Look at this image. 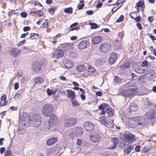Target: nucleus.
I'll return each mask as SVG.
<instances>
[{
  "label": "nucleus",
  "instance_id": "1",
  "mask_svg": "<svg viewBox=\"0 0 156 156\" xmlns=\"http://www.w3.org/2000/svg\"><path fill=\"white\" fill-rule=\"evenodd\" d=\"M29 123L34 127L39 126L41 124V118L39 114H33L30 116Z\"/></svg>",
  "mask_w": 156,
  "mask_h": 156
},
{
  "label": "nucleus",
  "instance_id": "2",
  "mask_svg": "<svg viewBox=\"0 0 156 156\" xmlns=\"http://www.w3.org/2000/svg\"><path fill=\"white\" fill-rule=\"evenodd\" d=\"M53 107L51 104H47L44 105L42 108V112L45 116H49L52 112Z\"/></svg>",
  "mask_w": 156,
  "mask_h": 156
},
{
  "label": "nucleus",
  "instance_id": "3",
  "mask_svg": "<svg viewBox=\"0 0 156 156\" xmlns=\"http://www.w3.org/2000/svg\"><path fill=\"white\" fill-rule=\"evenodd\" d=\"M136 87L135 86H132L128 89L122 91L121 92V94L125 97L133 96L136 93Z\"/></svg>",
  "mask_w": 156,
  "mask_h": 156
},
{
  "label": "nucleus",
  "instance_id": "4",
  "mask_svg": "<svg viewBox=\"0 0 156 156\" xmlns=\"http://www.w3.org/2000/svg\"><path fill=\"white\" fill-rule=\"evenodd\" d=\"M98 120L100 122L104 124L106 126L108 127H112L114 126L113 121L112 119H109V122H110V124H109L107 123L106 118V116L100 115L98 116Z\"/></svg>",
  "mask_w": 156,
  "mask_h": 156
},
{
  "label": "nucleus",
  "instance_id": "5",
  "mask_svg": "<svg viewBox=\"0 0 156 156\" xmlns=\"http://www.w3.org/2000/svg\"><path fill=\"white\" fill-rule=\"evenodd\" d=\"M77 122L76 119L74 117H69L66 119L64 126L66 127H71L75 125Z\"/></svg>",
  "mask_w": 156,
  "mask_h": 156
},
{
  "label": "nucleus",
  "instance_id": "6",
  "mask_svg": "<svg viewBox=\"0 0 156 156\" xmlns=\"http://www.w3.org/2000/svg\"><path fill=\"white\" fill-rule=\"evenodd\" d=\"M124 140L128 143H131L135 140L134 136L131 133L126 132L124 134Z\"/></svg>",
  "mask_w": 156,
  "mask_h": 156
},
{
  "label": "nucleus",
  "instance_id": "7",
  "mask_svg": "<svg viewBox=\"0 0 156 156\" xmlns=\"http://www.w3.org/2000/svg\"><path fill=\"white\" fill-rule=\"evenodd\" d=\"M111 44L108 42L101 44L99 46L100 51L102 52L105 53L108 51L111 48Z\"/></svg>",
  "mask_w": 156,
  "mask_h": 156
},
{
  "label": "nucleus",
  "instance_id": "8",
  "mask_svg": "<svg viewBox=\"0 0 156 156\" xmlns=\"http://www.w3.org/2000/svg\"><path fill=\"white\" fill-rule=\"evenodd\" d=\"M29 117L27 113L25 112L23 113L21 118V123L23 125L25 126L26 123H29Z\"/></svg>",
  "mask_w": 156,
  "mask_h": 156
},
{
  "label": "nucleus",
  "instance_id": "9",
  "mask_svg": "<svg viewBox=\"0 0 156 156\" xmlns=\"http://www.w3.org/2000/svg\"><path fill=\"white\" fill-rule=\"evenodd\" d=\"M41 66L40 62L38 61L34 62L32 66V70L34 72H38L41 69Z\"/></svg>",
  "mask_w": 156,
  "mask_h": 156
},
{
  "label": "nucleus",
  "instance_id": "10",
  "mask_svg": "<svg viewBox=\"0 0 156 156\" xmlns=\"http://www.w3.org/2000/svg\"><path fill=\"white\" fill-rule=\"evenodd\" d=\"M83 127L88 132H90L94 128V125L89 121H86L83 125Z\"/></svg>",
  "mask_w": 156,
  "mask_h": 156
},
{
  "label": "nucleus",
  "instance_id": "11",
  "mask_svg": "<svg viewBox=\"0 0 156 156\" xmlns=\"http://www.w3.org/2000/svg\"><path fill=\"white\" fill-rule=\"evenodd\" d=\"M90 139L92 142L94 143H96L100 141L101 138L99 134H94L90 136Z\"/></svg>",
  "mask_w": 156,
  "mask_h": 156
},
{
  "label": "nucleus",
  "instance_id": "12",
  "mask_svg": "<svg viewBox=\"0 0 156 156\" xmlns=\"http://www.w3.org/2000/svg\"><path fill=\"white\" fill-rule=\"evenodd\" d=\"M137 121V118H129L128 120L127 124L131 127H135L138 125Z\"/></svg>",
  "mask_w": 156,
  "mask_h": 156
},
{
  "label": "nucleus",
  "instance_id": "13",
  "mask_svg": "<svg viewBox=\"0 0 156 156\" xmlns=\"http://www.w3.org/2000/svg\"><path fill=\"white\" fill-rule=\"evenodd\" d=\"M58 121L57 117L55 115H53L50 117L48 122L51 125L53 126L57 124Z\"/></svg>",
  "mask_w": 156,
  "mask_h": 156
},
{
  "label": "nucleus",
  "instance_id": "14",
  "mask_svg": "<svg viewBox=\"0 0 156 156\" xmlns=\"http://www.w3.org/2000/svg\"><path fill=\"white\" fill-rule=\"evenodd\" d=\"M119 140L117 138L113 137L112 138L110 143V146L108 149H111L115 148Z\"/></svg>",
  "mask_w": 156,
  "mask_h": 156
},
{
  "label": "nucleus",
  "instance_id": "15",
  "mask_svg": "<svg viewBox=\"0 0 156 156\" xmlns=\"http://www.w3.org/2000/svg\"><path fill=\"white\" fill-rule=\"evenodd\" d=\"M90 44L89 42L86 41H83L80 43L78 46V48L80 49H83L86 48Z\"/></svg>",
  "mask_w": 156,
  "mask_h": 156
},
{
  "label": "nucleus",
  "instance_id": "16",
  "mask_svg": "<svg viewBox=\"0 0 156 156\" xmlns=\"http://www.w3.org/2000/svg\"><path fill=\"white\" fill-rule=\"evenodd\" d=\"M133 67L134 68L135 67L136 68L135 70L138 73H143L146 72V69H145L143 68V67L141 66H138L136 64H134Z\"/></svg>",
  "mask_w": 156,
  "mask_h": 156
},
{
  "label": "nucleus",
  "instance_id": "17",
  "mask_svg": "<svg viewBox=\"0 0 156 156\" xmlns=\"http://www.w3.org/2000/svg\"><path fill=\"white\" fill-rule=\"evenodd\" d=\"M102 40L101 37L99 36H95L92 37V43L94 44H98L100 43Z\"/></svg>",
  "mask_w": 156,
  "mask_h": 156
},
{
  "label": "nucleus",
  "instance_id": "18",
  "mask_svg": "<svg viewBox=\"0 0 156 156\" xmlns=\"http://www.w3.org/2000/svg\"><path fill=\"white\" fill-rule=\"evenodd\" d=\"M117 57V55L116 53H112L108 60L109 63L111 64L114 63Z\"/></svg>",
  "mask_w": 156,
  "mask_h": 156
},
{
  "label": "nucleus",
  "instance_id": "19",
  "mask_svg": "<svg viewBox=\"0 0 156 156\" xmlns=\"http://www.w3.org/2000/svg\"><path fill=\"white\" fill-rule=\"evenodd\" d=\"M21 52L20 50L14 48H12L10 51V54L13 57H16L20 55Z\"/></svg>",
  "mask_w": 156,
  "mask_h": 156
},
{
  "label": "nucleus",
  "instance_id": "20",
  "mask_svg": "<svg viewBox=\"0 0 156 156\" xmlns=\"http://www.w3.org/2000/svg\"><path fill=\"white\" fill-rule=\"evenodd\" d=\"M64 55L63 51L61 50H57L54 52L53 57L55 58L61 57Z\"/></svg>",
  "mask_w": 156,
  "mask_h": 156
},
{
  "label": "nucleus",
  "instance_id": "21",
  "mask_svg": "<svg viewBox=\"0 0 156 156\" xmlns=\"http://www.w3.org/2000/svg\"><path fill=\"white\" fill-rule=\"evenodd\" d=\"M66 91L67 93V97L70 100L75 99L76 96L74 91L70 89L67 90Z\"/></svg>",
  "mask_w": 156,
  "mask_h": 156
},
{
  "label": "nucleus",
  "instance_id": "22",
  "mask_svg": "<svg viewBox=\"0 0 156 156\" xmlns=\"http://www.w3.org/2000/svg\"><path fill=\"white\" fill-rule=\"evenodd\" d=\"M138 125H144L147 122V120L143 117L137 118Z\"/></svg>",
  "mask_w": 156,
  "mask_h": 156
},
{
  "label": "nucleus",
  "instance_id": "23",
  "mask_svg": "<svg viewBox=\"0 0 156 156\" xmlns=\"http://www.w3.org/2000/svg\"><path fill=\"white\" fill-rule=\"evenodd\" d=\"M58 139L56 137H53L48 139L46 141L47 144L48 146L53 145L57 141Z\"/></svg>",
  "mask_w": 156,
  "mask_h": 156
},
{
  "label": "nucleus",
  "instance_id": "24",
  "mask_svg": "<svg viewBox=\"0 0 156 156\" xmlns=\"http://www.w3.org/2000/svg\"><path fill=\"white\" fill-rule=\"evenodd\" d=\"M129 109L131 112L136 111L138 109V107L134 103H131L129 105Z\"/></svg>",
  "mask_w": 156,
  "mask_h": 156
},
{
  "label": "nucleus",
  "instance_id": "25",
  "mask_svg": "<svg viewBox=\"0 0 156 156\" xmlns=\"http://www.w3.org/2000/svg\"><path fill=\"white\" fill-rule=\"evenodd\" d=\"M146 117L148 119H151L154 117V114L153 110H151L147 113Z\"/></svg>",
  "mask_w": 156,
  "mask_h": 156
},
{
  "label": "nucleus",
  "instance_id": "26",
  "mask_svg": "<svg viewBox=\"0 0 156 156\" xmlns=\"http://www.w3.org/2000/svg\"><path fill=\"white\" fill-rule=\"evenodd\" d=\"M64 66L67 68H70L74 66V64L71 60H67L64 63Z\"/></svg>",
  "mask_w": 156,
  "mask_h": 156
},
{
  "label": "nucleus",
  "instance_id": "27",
  "mask_svg": "<svg viewBox=\"0 0 156 156\" xmlns=\"http://www.w3.org/2000/svg\"><path fill=\"white\" fill-rule=\"evenodd\" d=\"M52 126L49 124V123L46 122H44L43 124V129L45 131H48L50 129L51 127Z\"/></svg>",
  "mask_w": 156,
  "mask_h": 156
},
{
  "label": "nucleus",
  "instance_id": "28",
  "mask_svg": "<svg viewBox=\"0 0 156 156\" xmlns=\"http://www.w3.org/2000/svg\"><path fill=\"white\" fill-rule=\"evenodd\" d=\"M133 148L134 146H133L132 145L129 146L125 149L124 151V153L127 154H128L130 153Z\"/></svg>",
  "mask_w": 156,
  "mask_h": 156
},
{
  "label": "nucleus",
  "instance_id": "29",
  "mask_svg": "<svg viewBox=\"0 0 156 156\" xmlns=\"http://www.w3.org/2000/svg\"><path fill=\"white\" fill-rule=\"evenodd\" d=\"M44 80L43 78L40 77L35 78L33 80V81L35 83L38 84L42 83Z\"/></svg>",
  "mask_w": 156,
  "mask_h": 156
},
{
  "label": "nucleus",
  "instance_id": "30",
  "mask_svg": "<svg viewBox=\"0 0 156 156\" xmlns=\"http://www.w3.org/2000/svg\"><path fill=\"white\" fill-rule=\"evenodd\" d=\"M86 69V67L83 65H79L76 67L77 70L79 72L84 71Z\"/></svg>",
  "mask_w": 156,
  "mask_h": 156
},
{
  "label": "nucleus",
  "instance_id": "31",
  "mask_svg": "<svg viewBox=\"0 0 156 156\" xmlns=\"http://www.w3.org/2000/svg\"><path fill=\"white\" fill-rule=\"evenodd\" d=\"M72 106L74 107H77L80 105L77 100L75 99L71 100Z\"/></svg>",
  "mask_w": 156,
  "mask_h": 156
},
{
  "label": "nucleus",
  "instance_id": "32",
  "mask_svg": "<svg viewBox=\"0 0 156 156\" xmlns=\"http://www.w3.org/2000/svg\"><path fill=\"white\" fill-rule=\"evenodd\" d=\"M108 105L105 103H102L98 107V108L100 110H103L104 109H105L108 108Z\"/></svg>",
  "mask_w": 156,
  "mask_h": 156
},
{
  "label": "nucleus",
  "instance_id": "33",
  "mask_svg": "<svg viewBox=\"0 0 156 156\" xmlns=\"http://www.w3.org/2000/svg\"><path fill=\"white\" fill-rule=\"evenodd\" d=\"M106 113L110 117H112L113 115V111L111 108L106 109Z\"/></svg>",
  "mask_w": 156,
  "mask_h": 156
},
{
  "label": "nucleus",
  "instance_id": "34",
  "mask_svg": "<svg viewBox=\"0 0 156 156\" xmlns=\"http://www.w3.org/2000/svg\"><path fill=\"white\" fill-rule=\"evenodd\" d=\"M130 16L131 18L134 19L139 16L138 12L136 11L131 12L130 14Z\"/></svg>",
  "mask_w": 156,
  "mask_h": 156
},
{
  "label": "nucleus",
  "instance_id": "35",
  "mask_svg": "<svg viewBox=\"0 0 156 156\" xmlns=\"http://www.w3.org/2000/svg\"><path fill=\"white\" fill-rule=\"evenodd\" d=\"M129 66L130 63H129L127 62L123 64L122 66H121V68L122 69L124 70L125 69L129 68Z\"/></svg>",
  "mask_w": 156,
  "mask_h": 156
},
{
  "label": "nucleus",
  "instance_id": "36",
  "mask_svg": "<svg viewBox=\"0 0 156 156\" xmlns=\"http://www.w3.org/2000/svg\"><path fill=\"white\" fill-rule=\"evenodd\" d=\"M68 55L69 58H75L77 56L76 54L73 52H70Z\"/></svg>",
  "mask_w": 156,
  "mask_h": 156
},
{
  "label": "nucleus",
  "instance_id": "37",
  "mask_svg": "<svg viewBox=\"0 0 156 156\" xmlns=\"http://www.w3.org/2000/svg\"><path fill=\"white\" fill-rule=\"evenodd\" d=\"M89 24L91 26V29H96L98 27L97 24L93 23H90Z\"/></svg>",
  "mask_w": 156,
  "mask_h": 156
},
{
  "label": "nucleus",
  "instance_id": "38",
  "mask_svg": "<svg viewBox=\"0 0 156 156\" xmlns=\"http://www.w3.org/2000/svg\"><path fill=\"white\" fill-rule=\"evenodd\" d=\"M46 91L48 95H51L55 94V91H52L49 88H48L47 89Z\"/></svg>",
  "mask_w": 156,
  "mask_h": 156
},
{
  "label": "nucleus",
  "instance_id": "39",
  "mask_svg": "<svg viewBox=\"0 0 156 156\" xmlns=\"http://www.w3.org/2000/svg\"><path fill=\"white\" fill-rule=\"evenodd\" d=\"M144 5V3L143 1H139L137 3L136 6L137 8L139 7H143Z\"/></svg>",
  "mask_w": 156,
  "mask_h": 156
},
{
  "label": "nucleus",
  "instance_id": "40",
  "mask_svg": "<svg viewBox=\"0 0 156 156\" xmlns=\"http://www.w3.org/2000/svg\"><path fill=\"white\" fill-rule=\"evenodd\" d=\"M64 12L67 13H72V9L71 8H66L64 9Z\"/></svg>",
  "mask_w": 156,
  "mask_h": 156
},
{
  "label": "nucleus",
  "instance_id": "41",
  "mask_svg": "<svg viewBox=\"0 0 156 156\" xmlns=\"http://www.w3.org/2000/svg\"><path fill=\"white\" fill-rule=\"evenodd\" d=\"M18 133L19 134H23L25 131L23 128H19L18 129Z\"/></svg>",
  "mask_w": 156,
  "mask_h": 156
},
{
  "label": "nucleus",
  "instance_id": "42",
  "mask_svg": "<svg viewBox=\"0 0 156 156\" xmlns=\"http://www.w3.org/2000/svg\"><path fill=\"white\" fill-rule=\"evenodd\" d=\"M141 66L143 67H147L148 66V62L147 60H145L143 61Z\"/></svg>",
  "mask_w": 156,
  "mask_h": 156
},
{
  "label": "nucleus",
  "instance_id": "43",
  "mask_svg": "<svg viewBox=\"0 0 156 156\" xmlns=\"http://www.w3.org/2000/svg\"><path fill=\"white\" fill-rule=\"evenodd\" d=\"M87 70L88 72H95L94 68L90 66H89Z\"/></svg>",
  "mask_w": 156,
  "mask_h": 156
},
{
  "label": "nucleus",
  "instance_id": "44",
  "mask_svg": "<svg viewBox=\"0 0 156 156\" xmlns=\"http://www.w3.org/2000/svg\"><path fill=\"white\" fill-rule=\"evenodd\" d=\"M36 15H37L40 17L42 16L43 15V12L40 10L36 11Z\"/></svg>",
  "mask_w": 156,
  "mask_h": 156
},
{
  "label": "nucleus",
  "instance_id": "45",
  "mask_svg": "<svg viewBox=\"0 0 156 156\" xmlns=\"http://www.w3.org/2000/svg\"><path fill=\"white\" fill-rule=\"evenodd\" d=\"M65 50L68 51H69V50H71L72 49L73 47L72 46L70 45H67L65 47Z\"/></svg>",
  "mask_w": 156,
  "mask_h": 156
},
{
  "label": "nucleus",
  "instance_id": "46",
  "mask_svg": "<svg viewBox=\"0 0 156 156\" xmlns=\"http://www.w3.org/2000/svg\"><path fill=\"white\" fill-rule=\"evenodd\" d=\"M155 75L154 73L151 74H150V76L148 77V79L150 80H151L155 78Z\"/></svg>",
  "mask_w": 156,
  "mask_h": 156
},
{
  "label": "nucleus",
  "instance_id": "47",
  "mask_svg": "<svg viewBox=\"0 0 156 156\" xmlns=\"http://www.w3.org/2000/svg\"><path fill=\"white\" fill-rule=\"evenodd\" d=\"M124 19V16L123 15H121L120 16L119 18L116 20V22H119L122 21Z\"/></svg>",
  "mask_w": 156,
  "mask_h": 156
},
{
  "label": "nucleus",
  "instance_id": "48",
  "mask_svg": "<svg viewBox=\"0 0 156 156\" xmlns=\"http://www.w3.org/2000/svg\"><path fill=\"white\" fill-rule=\"evenodd\" d=\"M41 27L44 28L46 27V28H48V23L46 21L44 22L43 24L41 25Z\"/></svg>",
  "mask_w": 156,
  "mask_h": 156
},
{
  "label": "nucleus",
  "instance_id": "49",
  "mask_svg": "<svg viewBox=\"0 0 156 156\" xmlns=\"http://www.w3.org/2000/svg\"><path fill=\"white\" fill-rule=\"evenodd\" d=\"M150 150V148L148 147L145 146L144 147L143 149V151L144 152H147Z\"/></svg>",
  "mask_w": 156,
  "mask_h": 156
},
{
  "label": "nucleus",
  "instance_id": "50",
  "mask_svg": "<svg viewBox=\"0 0 156 156\" xmlns=\"http://www.w3.org/2000/svg\"><path fill=\"white\" fill-rule=\"evenodd\" d=\"M35 36H36L37 37H38L39 35L38 34L34 33H31L30 34V37L31 38H32Z\"/></svg>",
  "mask_w": 156,
  "mask_h": 156
},
{
  "label": "nucleus",
  "instance_id": "51",
  "mask_svg": "<svg viewBox=\"0 0 156 156\" xmlns=\"http://www.w3.org/2000/svg\"><path fill=\"white\" fill-rule=\"evenodd\" d=\"M30 29V27H25L23 28V31L25 32L29 30Z\"/></svg>",
  "mask_w": 156,
  "mask_h": 156
},
{
  "label": "nucleus",
  "instance_id": "52",
  "mask_svg": "<svg viewBox=\"0 0 156 156\" xmlns=\"http://www.w3.org/2000/svg\"><path fill=\"white\" fill-rule=\"evenodd\" d=\"M20 16L21 17L26 18L27 16V14L25 12H22L20 13Z\"/></svg>",
  "mask_w": 156,
  "mask_h": 156
},
{
  "label": "nucleus",
  "instance_id": "53",
  "mask_svg": "<svg viewBox=\"0 0 156 156\" xmlns=\"http://www.w3.org/2000/svg\"><path fill=\"white\" fill-rule=\"evenodd\" d=\"M125 0H118V1L117 2V4L118 5H120V4H121L123 3L124 1Z\"/></svg>",
  "mask_w": 156,
  "mask_h": 156
},
{
  "label": "nucleus",
  "instance_id": "54",
  "mask_svg": "<svg viewBox=\"0 0 156 156\" xmlns=\"http://www.w3.org/2000/svg\"><path fill=\"white\" fill-rule=\"evenodd\" d=\"M114 81L115 83H119L120 82V80L119 77H116L115 79L114 80Z\"/></svg>",
  "mask_w": 156,
  "mask_h": 156
},
{
  "label": "nucleus",
  "instance_id": "55",
  "mask_svg": "<svg viewBox=\"0 0 156 156\" xmlns=\"http://www.w3.org/2000/svg\"><path fill=\"white\" fill-rule=\"evenodd\" d=\"M86 13L88 15H91L93 13V12L92 10H88L86 12Z\"/></svg>",
  "mask_w": 156,
  "mask_h": 156
},
{
  "label": "nucleus",
  "instance_id": "56",
  "mask_svg": "<svg viewBox=\"0 0 156 156\" xmlns=\"http://www.w3.org/2000/svg\"><path fill=\"white\" fill-rule=\"evenodd\" d=\"M141 19V16H138L134 18V19L135 20V21L136 22H139L140 21Z\"/></svg>",
  "mask_w": 156,
  "mask_h": 156
},
{
  "label": "nucleus",
  "instance_id": "57",
  "mask_svg": "<svg viewBox=\"0 0 156 156\" xmlns=\"http://www.w3.org/2000/svg\"><path fill=\"white\" fill-rule=\"evenodd\" d=\"M135 150L137 152L140 151V146L139 145L136 146L135 148Z\"/></svg>",
  "mask_w": 156,
  "mask_h": 156
},
{
  "label": "nucleus",
  "instance_id": "58",
  "mask_svg": "<svg viewBox=\"0 0 156 156\" xmlns=\"http://www.w3.org/2000/svg\"><path fill=\"white\" fill-rule=\"evenodd\" d=\"M48 11L49 13H50L51 14H53L55 12L53 8H51Z\"/></svg>",
  "mask_w": 156,
  "mask_h": 156
},
{
  "label": "nucleus",
  "instance_id": "59",
  "mask_svg": "<svg viewBox=\"0 0 156 156\" xmlns=\"http://www.w3.org/2000/svg\"><path fill=\"white\" fill-rule=\"evenodd\" d=\"M25 40H23L21 42H19L17 44L18 46H20L25 43Z\"/></svg>",
  "mask_w": 156,
  "mask_h": 156
},
{
  "label": "nucleus",
  "instance_id": "60",
  "mask_svg": "<svg viewBox=\"0 0 156 156\" xmlns=\"http://www.w3.org/2000/svg\"><path fill=\"white\" fill-rule=\"evenodd\" d=\"M19 87V85L18 83H15L14 84V89L16 90H17L18 89Z\"/></svg>",
  "mask_w": 156,
  "mask_h": 156
},
{
  "label": "nucleus",
  "instance_id": "61",
  "mask_svg": "<svg viewBox=\"0 0 156 156\" xmlns=\"http://www.w3.org/2000/svg\"><path fill=\"white\" fill-rule=\"evenodd\" d=\"M11 151L10 150H8L5 153V156H9L10 155Z\"/></svg>",
  "mask_w": 156,
  "mask_h": 156
},
{
  "label": "nucleus",
  "instance_id": "62",
  "mask_svg": "<svg viewBox=\"0 0 156 156\" xmlns=\"http://www.w3.org/2000/svg\"><path fill=\"white\" fill-rule=\"evenodd\" d=\"M6 96L5 95H3L1 97V100L2 101H6Z\"/></svg>",
  "mask_w": 156,
  "mask_h": 156
},
{
  "label": "nucleus",
  "instance_id": "63",
  "mask_svg": "<svg viewBox=\"0 0 156 156\" xmlns=\"http://www.w3.org/2000/svg\"><path fill=\"white\" fill-rule=\"evenodd\" d=\"M148 20L150 23L152 22L153 21V19L152 16H149L148 18Z\"/></svg>",
  "mask_w": 156,
  "mask_h": 156
},
{
  "label": "nucleus",
  "instance_id": "64",
  "mask_svg": "<svg viewBox=\"0 0 156 156\" xmlns=\"http://www.w3.org/2000/svg\"><path fill=\"white\" fill-rule=\"evenodd\" d=\"M80 97L82 100H84L85 99L86 97L84 94H80Z\"/></svg>",
  "mask_w": 156,
  "mask_h": 156
}]
</instances>
